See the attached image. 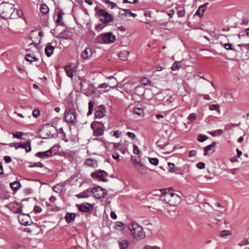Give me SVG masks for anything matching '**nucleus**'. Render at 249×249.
<instances>
[{
    "instance_id": "59",
    "label": "nucleus",
    "mask_w": 249,
    "mask_h": 249,
    "mask_svg": "<svg viewBox=\"0 0 249 249\" xmlns=\"http://www.w3.org/2000/svg\"><path fill=\"white\" fill-rule=\"evenodd\" d=\"M127 135L130 138L134 139L136 137V135L134 133L131 132H128L126 133Z\"/></svg>"
},
{
    "instance_id": "17",
    "label": "nucleus",
    "mask_w": 249,
    "mask_h": 249,
    "mask_svg": "<svg viewBox=\"0 0 249 249\" xmlns=\"http://www.w3.org/2000/svg\"><path fill=\"white\" fill-rule=\"evenodd\" d=\"M107 79H110L111 81L107 84L108 86V88L110 89V88L114 89L118 85V82L116 79L113 76H110L107 77Z\"/></svg>"
},
{
    "instance_id": "64",
    "label": "nucleus",
    "mask_w": 249,
    "mask_h": 249,
    "mask_svg": "<svg viewBox=\"0 0 249 249\" xmlns=\"http://www.w3.org/2000/svg\"><path fill=\"white\" fill-rule=\"evenodd\" d=\"M110 217L113 219H116L117 218V215L114 212L112 211L110 213Z\"/></svg>"
},
{
    "instance_id": "53",
    "label": "nucleus",
    "mask_w": 249,
    "mask_h": 249,
    "mask_svg": "<svg viewBox=\"0 0 249 249\" xmlns=\"http://www.w3.org/2000/svg\"><path fill=\"white\" fill-rule=\"evenodd\" d=\"M249 244V242L247 240L245 239V240H244L240 242L238 244V245L240 246H243L248 245Z\"/></svg>"
},
{
    "instance_id": "56",
    "label": "nucleus",
    "mask_w": 249,
    "mask_h": 249,
    "mask_svg": "<svg viewBox=\"0 0 249 249\" xmlns=\"http://www.w3.org/2000/svg\"><path fill=\"white\" fill-rule=\"evenodd\" d=\"M34 192L33 190L32 189V188H26L25 190H24V193L26 194H31L32 193H33Z\"/></svg>"
},
{
    "instance_id": "19",
    "label": "nucleus",
    "mask_w": 249,
    "mask_h": 249,
    "mask_svg": "<svg viewBox=\"0 0 249 249\" xmlns=\"http://www.w3.org/2000/svg\"><path fill=\"white\" fill-rule=\"evenodd\" d=\"M18 148H22L25 149L26 150V152H29L31 150V147L30 142L26 143H18V145L17 147V149H18Z\"/></svg>"
},
{
    "instance_id": "1",
    "label": "nucleus",
    "mask_w": 249,
    "mask_h": 249,
    "mask_svg": "<svg viewBox=\"0 0 249 249\" xmlns=\"http://www.w3.org/2000/svg\"><path fill=\"white\" fill-rule=\"evenodd\" d=\"M161 193L160 200L164 201L171 206H176L181 202L180 197L176 194L170 192L168 189H164Z\"/></svg>"
},
{
    "instance_id": "38",
    "label": "nucleus",
    "mask_w": 249,
    "mask_h": 249,
    "mask_svg": "<svg viewBox=\"0 0 249 249\" xmlns=\"http://www.w3.org/2000/svg\"><path fill=\"white\" fill-rule=\"evenodd\" d=\"M149 161L151 164L157 165L159 164V160L157 158H149Z\"/></svg>"
},
{
    "instance_id": "40",
    "label": "nucleus",
    "mask_w": 249,
    "mask_h": 249,
    "mask_svg": "<svg viewBox=\"0 0 249 249\" xmlns=\"http://www.w3.org/2000/svg\"><path fill=\"white\" fill-rule=\"evenodd\" d=\"M223 47L225 48V49L227 50H233L235 51V50L232 47V44L231 43H225L223 45Z\"/></svg>"
},
{
    "instance_id": "48",
    "label": "nucleus",
    "mask_w": 249,
    "mask_h": 249,
    "mask_svg": "<svg viewBox=\"0 0 249 249\" xmlns=\"http://www.w3.org/2000/svg\"><path fill=\"white\" fill-rule=\"evenodd\" d=\"M85 164L88 166H92L93 164V160L91 159H88L85 161Z\"/></svg>"
},
{
    "instance_id": "44",
    "label": "nucleus",
    "mask_w": 249,
    "mask_h": 249,
    "mask_svg": "<svg viewBox=\"0 0 249 249\" xmlns=\"http://www.w3.org/2000/svg\"><path fill=\"white\" fill-rule=\"evenodd\" d=\"M133 153L135 154H137V155L140 154V151L139 149V147H138V146L137 145H136V144L133 145Z\"/></svg>"
},
{
    "instance_id": "27",
    "label": "nucleus",
    "mask_w": 249,
    "mask_h": 249,
    "mask_svg": "<svg viewBox=\"0 0 249 249\" xmlns=\"http://www.w3.org/2000/svg\"><path fill=\"white\" fill-rule=\"evenodd\" d=\"M11 188L14 191H18L21 187L20 182L18 181H15L10 184Z\"/></svg>"
},
{
    "instance_id": "37",
    "label": "nucleus",
    "mask_w": 249,
    "mask_h": 249,
    "mask_svg": "<svg viewBox=\"0 0 249 249\" xmlns=\"http://www.w3.org/2000/svg\"><path fill=\"white\" fill-rule=\"evenodd\" d=\"M231 234V232L229 230H224L221 231L220 232V236L222 237H224L230 235Z\"/></svg>"
},
{
    "instance_id": "5",
    "label": "nucleus",
    "mask_w": 249,
    "mask_h": 249,
    "mask_svg": "<svg viewBox=\"0 0 249 249\" xmlns=\"http://www.w3.org/2000/svg\"><path fill=\"white\" fill-rule=\"evenodd\" d=\"M115 36L111 32L106 34H102L98 36L96 39V41L100 43H111L115 41Z\"/></svg>"
},
{
    "instance_id": "4",
    "label": "nucleus",
    "mask_w": 249,
    "mask_h": 249,
    "mask_svg": "<svg viewBox=\"0 0 249 249\" xmlns=\"http://www.w3.org/2000/svg\"><path fill=\"white\" fill-rule=\"evenodd\" d=\"M95 10L97 11V16L99 18V20L103 23H110L113 20L112 16L107 12L104 9H99L97 11L96 8Z\"/></svg>"
},
{
    "instance_id": "55",
    "label": "nucleus",
    "mask_w": 249,
    "mask_h": 249,
    "mask_svg": "<svg viewBox=\"0 0 249 249\" xmlns=\"http://www.w3.org/2000/svg\"><path fill=\"white\" fill-rule=\"evenodd\" d=\"M139 0H123V3H135Z\"/></svg>"
},
{
    "instance_id": "11",
    "label": "nucleus",
    "mask_w": 249,
    "mask_h": 249,
    "mask_svg": "<svg viewBox=\"0 0 249 249\" xmlns=\"http://www.w3.org/2000/svg\"><path fill=\"white\" fill-rule=\"evenodd\" d=\"M107 175V173L105 171L100 170L94 173V178H97L99 181H106Z\"/></svg>"
},
{
    "instance_id": "49",
    "label": "nucleus",
    "mask_w": 249,
    "mask_h": 249,
    "mask_svg": "<svg viewBox=\"0 0 249 249\" xmlns=\"http://www.w3.org/2000/svg\"><path fill=\"white\" fill-rule=\"evenodd\" d=\"M196 167L199 169H203L205 168V164L204 162H199L197 163Z\"/></svg>"
},
{
    "instance_id": "58",
    "label": "nucleus",
    "mask_w": 249,
    "mask_h": 249,
    "mask_svg": "<svg viewBox=\"0 0 249 249\" xmlns=\"http://www.w3.org/2000/svg\"><path fill=\"white\" fill-rule=\"evenodd\" d=\"M224 97L226 99H230L232 98V95L231 93H225L224 94Z\"/></svg>"
},
{
    "instance_id": "10",
    "label": "nucleus",
    "mask_w": 249,
    "mask_h": 249,
    "mask_svg": "<svg viewBox=\"0 0 249 249\" xmlns=\"http://www.w3.org/2000/svg\"><path fill=\"white\" fill-rule=\"evenodd\" d=\"M107 194L106 190L99 186H94V198H103Z\"/></svg>"
},
{
    "instance_id": "18",
    "label": "nucleus",
    "mask_w": 249,
    "mask_h": 249,
    "mask_svg": "<svg viewBox=\"0 0 249 249\" xmlns=\"http://www.w3.org/2000/svg\"><path fill=\"white\" fill-rule=\"evenodd\" d=\"M216 142H213L211 144L205 146L204 148V155L207 156L209 155V152L211 150L214 151V149H213V147L216 145Z\"/></svg>"
},
{
    "instance_id": "9",
    "label": "nucleus",
    "mask_w": 249,
    "mask_h": 249,
    "mask_svg": "<svg viewBox=\"0 0 249 249\" xmlns=\"http://www.w3.org/2000/svg\"><path fill=\"white\" fill-rule=\"evenodd\" d=\"M103 124H101V122L94 121V136H101L104 133Z\"/></svg>"
},
{
    "instance_id": "36",
    "label": "nucleus",
    "mask_w": 249,
    "mask_h": 249,
    "mask_svg": "<svg viewBox=\"0 0 249 249\" xmlns=\"http://www.w3.org/2000/svg\"><path fill=\"white\" fill-rule=\"evenodd\" d=\"M134 113L139 116H141L143 113V110L142 108L136 107L134 109Z\"/></svg>"
},
{
    "instance_id": "21",
    "label": "nucleus",
    "mask_w": 249,
    "mask_h": 249,
    "mask_svg": "<svg viewBox=\"0 0 249 249\" xmlns=\"http://www.w3.org/2000/svg\"><path fill=\"white\" fill-rule=\"evenodd\" d=\"M64 15V12L62 10H60L57 13V18L56 20V23L57 25H64V23L63 22L62 17Z\"/></svg>"
},
{
    "instance_id": "43",
    "label": "nucleus",
    "mask_w": 249,
    "mask_h": 249,
    "mask_svg": "<svg viewBox=\"0 0 249 249\" xmlns=\"http://www.w3.org/2000/svg\"><path fill=\"white\" fill-rule=\"evenodd\" d=\"M62 189H63V185L61 184H56L53 187V190L56 192H58V191L62 190Z\"/></svg>"
},
{
    "instance_id": "28",
    "label": "nucleus",
    "mask_w": 249,
    "mask_h": 249,
    "mask_svg": "<svg viewBox=\"0 0 249 249\" xmlns=\"http://www.w3.org/2000/svg\"><path fill=\"white\" fill-rule=\"evenodd\" d=\"M65 70L67 73V74L68 76L72 78L73 77V70L72 67L70 66H66L65 67Z\"/></svg>"
},
{
    "instance_id": "7",
    "label": "nucleus",
    "mask_w": 249,
    "mask_h": 249,
    "mask_svg": "<svg viewBox=\"0 0 249 249\" xmlns=\"http://www.w3.org/2000/svg\"><path fill=\"white\" fill-rule=\"evenodd\" d=\"M109 90V89L107 83L101 84L96 89H94V96L99 97L100 95Z\"/></svg>"
},
{
    "instance_id": "41",
    "label": "nucleus",
    "mask_w": 249,
    "mask_h": 249,
    "mask_svg": "<svg viewBox=\"0 0 249 249\" xmlns=\"http://www.w3.org/2000/svg\"><path fill=\"white\" fill-rule=\"evenodd\" d=\"M13 135L14 138L21 139L22 136L23 135V133L21 132H16V133L13 132Z\"/></svg>"
},
{
    "instance_id": "25",
    "label": "nucleus",
    "mask_w": 249,
    "mask_h": 249,
    "mask_svg": "<svg viewBox=\"0 0 249 249\" xmlns=\"http://www.w3.org/2000/svg\"><path fill=\"white\" fill-rule=\"evenodd\" d=\"M79 210L81 212H88L89 210L90 205L89 203H83L79 205H77Z\"/></svg>"
},
{
    "instance_id": "22",
    "label": "nucleus",
    "mask_w": 249,
    "mask_h": 249,
    "mask_svg": "<svg viewBox=\"0 0 249 249\" xmlns=\"http://www.w3.org/2000/svg\"><path fill=\"white\" fill-rule=\"evenodd\" d=\"M122 11L123 12V13H121V12H119V14H120L121 16H124V17H130L132 16L134 18L136 17L137 15L136 14H134L133 13H132L130 10L128 9H122Z\"/></svg>"
},
{
    "instance_id": "30",
    "label": "nucleus",
    "mask_w": 249,
    "mask_h": 249,
    "mask_svg": "<svg viewBox=\"0 0 249 249\" xmlns=\"http://www.w3.org/2000/svg\"><path fill=\"white\" fill-rule=\"evenodd\" d=\"M26 60L27 61L33 62L34 61H38V59L35 56H32L30 54H27L26 55Z\"/></svg>"
},
{
    "instance_id": "15",
    "label": "nucleus",
    "mask_w": 249,
    "mask_h": 249,
    "mask_svg": "<svg viewBox=\"0 0 249 249\" xmlns=\"http://www.w3.org/2000/svg\"><path fill=\"white\" fill-rule=\"evenodd\" d=\"M92 55V52L91 49L89 48H86L81 54V57L85 59H89V57H91Z\"/></svg>"
},
{
    "instance_id": "13",
    "label": "nucleus",
    "mask_w": 249,
    "mask_h": 249,
    "mask_svg": "<svg viewBox=\"0 0 249 249\" xmlns=\"http://www.w3.org/2000/svg\"><path fill=\"white\" fill-rule=\"evenodd\" d=\"M168 170L171 173H174L177 174H181V171L179 168L176 167L174 163L168 162Z\"/></svg>"
},
{
    "instance_id": "12",
    "label": "nucleus",
    "mask_w": 249,
    "mask_h": 249,
    "mask_svg": "<svg viewBox=\"0 0 249 249\" xmlns=\"http://www.w3.org/2000/svg\"><path fill=\"white\" fill-rule=\"evenodd\" d=\"M135 168L139 174L146 175L147 173V168L142 165L140 161L137 162V164L135 165Z\"/></svg>"
},
{
    "instance_id": "29",
    "label": "nucleus",
    "mask_w": 249,
    "mask_h": 249,
    "mask_svg": "<svg viewBox=\"0 0 249 249\" xmlns=\"http://www.w3.org/2000/svg\"><path fill=\"white\" fill-rule=\"evenodd\" d=\"M128 54V52L126 51H123L119 53V57L122 60H125L127 58Z\"/></svg>"
},
{
    "instance_id": "8",
    "label": "nucleus",
    "mask_w": 249,
    "mask_h": 249,
    "mask_svg": "<svg viewBox=\"0 0 249 249\" xmlns=\"http://www.w3.org/2000/svg\"><path fill=\"white\" fill-rule=\"evenodd\" d=\"M94 111V118H101L106 114V108L104 105H101L96 107Z\"/></svg>"
},
{
    "instance_id": "62",
    "label": "nucleus",
    "mask_w": 249,
    "mask_h": 249,
    "mask_svg": "<svg viewBox=\"0 0 249 249\" xmlns=\"http://www.w3.org/2000/svg\"><path fill=\"white\" fill-rule=\"evenodd\" d=\"M196 154V152L195 150H191L189 152V157H195Z\"/></svg>"
},
{
    "instance_id": "51",
    "label": "nucleus",
    "mask_w": 249,
    "mask_h": 249,
    "mask_svg": "<svg viewBox=\"0 0 249 249\" xmlns=\"http://www.w3.org/2000/svg\"><path fill=\"white\" fill-rule=\"evenodd\" d=\"M15 16H16V15H17L18 17L21 18L23 15V11L21 10H18L16 11V13L14 14Z\"/></svg>"
},
{
    "instance_id": "39",
    "label": "nucleus",
    "mask_w": 249,
    "mask_h": 249,
    "mask_svg": "<svg viewBox=\"0 0 249 249\" xmlns=\"http://www.w3.org/2000/svg\"><path fill=\"white\" fill-rule=\"evenodd\" d=\"M141 82L144 86L150 85V81L147 77H145L142 78Z\"/></svg>"
},
{
    "instance_id": "47",
    "label": "nucleus",
    "mask_w": 249,
    "mask_h": 249,
    "mask_svg": "<svg viewBox=\"0 0 249 249\" xmlns=\"http://www.w3.org/2000/svg\"><path fill=\"white\" fill-rule=\"evenodd\" d=\"M185 11L184 9L178 11L177 13L178 16L179 18L183 17L185 16Z\"/></svg>"
},
{
    "instance_id": "61",
    "label": "nucleus",
    "mask_w": 249,
    "mask_h": 249,
    "mask_svg": "<svg viewBox=\"0 0 249 249\" xmlns=\"http://www.w3.org/2000/svg\"><path fill=\"white\" fill-rule=\"evenodd\" d=\"M4 160L5 162L9 163L11 161L12 159L10 156H6L4 157Z\"/></svg>"
},
{
    "instance_id": "42",
    "label": "nucleus",
    "mask_w": 249,
    "mask_h": 249,
    "mask_svg": "<svg viewBox=\"0 0 249 249\" xmlns=\"http://www.w3.org/2000/svg\"><path fill=\"white\" fill-rule=\"evenodd\" d=\"M208 137L204 135H199L198 137L197 140L200 142H203L207 140Z\"/></svg>"
},
{
    "instance_id": "54",
    "label": "nucleus",
    "mask_w": 249,
    "mask_h": 249,
    "mask_svg": "<svg viewBox=\"0 0 249 249\" xmlns=\"http://www.w3.org/2000/svg\"><path fill=\"white\" fill-rule=\"evenodd\" d=\"M174 101V98L173 96H171L166 100L165 103L166 104H170V103L173 102Z\"/></svg>"
},
{
    "instance_id": "46",
    "label": "nucleus",
    "mask_w": 249,
    "mask_h": 249,
    "mask_svg": "<svg viewBox=\"0 0 249 249\" xmlns=\"http://www.w3.org/2000/svg\"><path fill=\"white\" fill-rule=\"evenodd\" d=\"M196 115L195 113H192L189 115L188 119L190 121H193L196 119Z\"/></svg>"
},
{
    "instance_id": "60",
    "label": "nucleus",
    "mask_w": 249,
    "mask_h": 249,
    "mask_svg": "<svg viewBox=\"0 0 249 249\" xmlns=\"http://www.w3.org/2000/svg\"><path fill=\"white\" fill-rule=\"evenodd\" d=\"M238 169V168L228 169H227V171L231 174H235L236 173V171Z\"/></svg>"
},
{
    "instance_id": "20",
    "label": "nucleus",
    "mask_w": 249,
    "mask_h": 249,
    "mask_svg": "<svg viewBox=\"0 0 249 249\" xmlns=\"http://www.w3.org/2000/svg\"><path fill=\"white\" fill-rule=\"evenodd\" d=\"M54 47L51 45L49 43L47 45L45 49V53L46 55L50 57L53 53Z\"/></svg>"
},
{
    "instance_id": "31",
    "label": "nucleus",
    "mask_w": 249,
    "mask_h": 249,
    "mask_svg": "<svg viewBox=\"0 0 249 249\" xmlns=\"http://www.w3.org/2000/svg\"><path fill=\"white\" fill-rule=\"evenodd\" d=\"M40 10L43 14H46L49 12V8L45 4H41L40 7Z\"/></svg>"
},
{
    "instance_id": "6",
    "label": "nucleus",
    "mask_w": 249,
    "mask_h": 249,
    "mask_svg": "<svg viewBox=\"0 0 249 249\" xmlns=\"http://www.w3.org/2000/svg\"><path fill=\"white\" fill-rule=\"evenodd\" d=\"M65 119L68 123H75L77 121V115L75 109L70 108L67 110L65 112Z\"/></svg>"
},
{
    "instance_id": "35",
    "label": "nucleus",
    "mask_w": 249,
    "mask_h": 249,
    "mask_svg": "<svg viewBox=\"0 0 249 249\" xmlns=\"http://www.w3.org/2000/svg\"><path fill=\"white\" fill-rule=\"evenodd\" d=\"M220 106L218 104H213L209 106V108L210 110H218L219 111Z\"/></svg>"
},
{
    "instance_id": "34",
    "label": "nucleus",
    "mask_w": 249,
    "mask_h": 249,
    "mask_svg": "<svg viewBox=\"0 0 249 249\" xmlns=\"http://www.w3.org/2000/svg\"><path fill=\"white\" fill-rule=\"evenodd\" d=\"M93 107V102L89 101V111L87 113V115H90L92 113V110Z\"/></svg>"
},
{
    "instance_id": "26",
    "label": "nucleus",
    "mask_w": 249,
    "mask_h": 249,
    "mask_svg": "<svg viewBox=\"0 0 249 249\" xmlns=\"http://www.w3.org/2000/svg\"><path fill=\"white\" fill-rule=\"evenodd\" d=\"M74 213H67L65 216V219L68 223H71L74 221L75 217Z\"/></svg>"
},
{
    "instance_id": "3",
    "label": "nucleus",
    "mask_w": 249,
    "mask_h": 249,
    "mask_svg": "<svg viewBox=\"0 0 249 249\" xmlns=\"http://www.w3.org/2000/svg\"><path fill=\"white\" fill-rule=\"evenodd\" d=\"M15 7L13 4L8 2H3L0 4V15L3 18H15Z\"/></svg>"
},
{
    "instance_id": "23",
    "label": "nucleus",
    "mask_w": 249,
    "mask_h": 249,
    "mask_svg": "<svg viewBox=\"0 0 249 249\" xmlns=\"http://www.w3.org/2000/svg\"><path fill=\"white\" fill-rule=\"evenodd\" d=\"M207 4V3L200 5L197 9L196 13L195 14L194 16H198L200 18L202 17L203 16V13L205 11V7Z\"/></svg>"
},
{
    "instance_id": "52",
    "label": "nucleus",
    "mask_w": 249,
    "mask_h": 249,
    "mask_svg": "<svg viewBox=\"0 0 249 249\" xmlns=\"http://www.w3.org/2000/svg\"><path fill=\"white\" fill-rule=\"evenodd\" d=\"M34 211L35 213H39L42 211V209L39 206H35Z\"/></svg>"
},
{
    "instance_id": "63",
    "label": "nucleus",
    "mask_w": 249,
    "mask_h": 249,
    "mask_svg": "<svg viewBox=\"0 0 249 249\" xmlns=\"http://www.w3.org/2000/svg\"><path fill=\"white\" fill-rule=\"evenodd\" d=\"M112 158L116 160L117 161H119V155L118 153H115L112 155Z\"/></svg>"
},
{
    "instance_id": "24",
    "label": "nucleus",
    "mask_w": 249,
    "mask_h": 249,
    "mask_svg": "<svg viewBox=\"0 0 249 249\" xmlns=\"http://www.w3.org/2000/svg\"><path fill=\"white\" fill-rule=\"evenodd\" d=\"M24 218H28V215L22 214L18 216V218L20 224L25 226L29 225V222L26 220Z\"/></svg>"
},
{
    "instance_id": "45",
    "label": "nucleus",
    "mask_w": 249,
    "mask_h": 249,
    "mask_svg": "<svg viewBox=\"0 0 249 249\" xmlns=\"http://www.w3.org/2000/svg\"><path fill=\"white\" fill-rule=\"evenodd\" d=\"M105 27V25L103 23L98 24L96 25L95 29L97 31H100Z\"/></svg>"
},
{
    "instance_id": "57",
    "label": "nucleus",
    "mask_w": 249,
    "mask_h": 249,
    "mask_svg": "<svg viewBox=\"0 0 249 249\" xmlns=\"http://www.w3.org/2000/svg\"><path fill=\"white\" fill-rule=\"evenodd\" d=\"M33 115L36 117L37 118L40 115V112L38 110H35L33 111Z\"/></svg>"
},
{
    "instance_id": "50",
    "label": "nucleus",
    "mask_w": 249,
    "mask_h": 249,
    "mask_svg": "<svg viewBox=\"0 0 249 249\" xmlns=\"http://www.w3.org/2000/svg\"><path fill=\"white\" fill-rule=\"evenodd\" d=\"M143 249H160V248L158 246H151L149 245L145 246L143 247Z\"/></svg>"
},
{
    "instance_id": "16",
    "label": "nucleus",
    "mask_w": 249,
    "mask_h": 249,
    "mask_svg": "<svg viewBox=\"0 0 249 249\" xmlns=\"http://www.w3.org/2000/svg\"><path fill=\"white\" fill-rule=\"evenodd\" d=\"M118 244L120 249H127L129 245V242L126 239H121L118 241Z\"/></svg>"
},
{
    "instance_id": "33",
    "label": "nucleus",
    "mask_w": 249,
    "mask_h": 249,
    "mask_svg": "<svg viewBox=\"0 0 249 249\" xmlns=\"http://www.w3.org/2000/svg\"><path fill=\"white\" fill-rule=\"evenodd\" d=\"M181 67V64L180 61H175L171 69L172 71H176L178 70Z\"/></svg>"
},
{
    "instance_id": "14",
    "label": "nucleus",
    "mask_w": 249,
    "mask_h": 249,
    "mask_svg": "<svg viewBox=\"0 0 249 249\" xmlns=\"http://www.w3.org/2000/svg\"><path fill=\"white\" fill-rule=\"evenodd\" d=\"M52 153L53 150L52 148H51L46 151L37 152L36 154V156L37 157H40L44 159L51 156L52 155Z\"/></svg>"
},
{
    "instance_id": "2",
    "label": "nucleus",
    "mask_w": 249,
    "mask_h": 249,
    "mask_svg": "<svg viewBox=\"0 0 249 249\" xmlns=\"http://www.w3.org/2000/svg\"><path fill=\"white\" fill-rule=\"evenodd\" d=\"M127 227L136 240H140L145 238V232L142 227L138 223L134 222L128 223Z\"/></svg>"
},
{
    "instance_id": "32",
    "label": "nucleus",
    "mask_w": 249,
    "mask_h": 249,
    "mask_svg": "<svg viewBox=\"0 0 249 249\" xmlns=\"http://www.w3.org/2000/svg\"><path fill=\"white\" fill-rule=\"evenodd\" d=\"M223 131L222 129H217L213 131H208V133L212 135L213 136H216L217 135H221Z\"/></svg>"
}]
</instances>
